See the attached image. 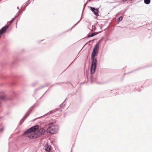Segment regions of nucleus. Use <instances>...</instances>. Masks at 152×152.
Masks as SVG:
<instances>
[{"mask_svg": "<svg viewBox=\"0 0 152 152\" xmlns=\"http://www.w3.org/2000/svg\"><path fill=\"white\" fill-rule=\"evenodd\" d=\"M92 31H94L95 30L96 28L95 26H92Z\"/></svg>", "mask_w": 152, "mask_h": 152, "instance_id": "obj_16", "label": "nucleus"}, {"mask_svg": "<svg viewBox=\"0 0 152 152\" xmlns=\"http://www.w3.org/2000/svg\"><path fill=\"white\" fill-rule=\"evenodd\" d=\"M49 90V89H48V90H48Z\"/></svg>", "mask_w": 152, "mask_h": 152, "instance_id": "obj_32", "label": "nucleus"}, {"mask_svg": "<svg viewBox=\"0 0 152 152\" xmlns=\"http://www.w3.org/2000/svg\"><path fill=\"white\" fill-rule=\"evenodd\" d=\"M87 4V3H86V4H84V7H83V12H82V13H83V11H84V9H85V7L86 6V4ZM82 14H83V13H82Z\"/></svg>", "mask_w": 152, "mask_h": 152, "instance_id": "obj_18", "label": "nucleus"}, {"mask_svg": "<svg viewBox=\"0 0 152 152\" xmlns=\"http://www.w3.org/2000/svg\"><path fill=\"white\" fill-rule=\"evenodd\" d=\"M16 18V17H15H15H14V18H12V20L14 21V20H15V18Z\"/></svg>", "mask_w": 152, "mask_h": 152, "instance_id": "obj_25", "label": "nucleus"}, {"mask_svg": "<svg viewBox=\"0 0 152 152\" xmlns=\"http://www.w3.org/2000/svg\"><path fill=\"white\" fill-rule=\"evenodd\" d=\"M20 10L16 14V16H15V17H17L18 16L20 15Z\"/></svg>", "mask_w": 152, "mask_h": 152, "instance_id": "obj_15", "label": "nucleus"}, {"mask_svg": "<svg viewBox=\"0 0 152 152\" xmlns=\"http://www.w3.org/2000/svg\"><path fill=\"white\" fill-rule=\"evenodd\" d=\"M44 147V149L45 150L48 152H50V150H51V146L50 145H49V144L48 143H46L45 144Z\"/></svg>", "mask_w": 152, "mask_h": 152, "instance_id": "obj_6", "label": "nucleus"}, {"mask_svg": "<svg viewBox=\"0 0 152 152\" xmlns=\"http://www.w3.org/2000/svg\"><path fill=\"white\" fill-rule=\"evenodd\" d=\"M55 84L53 85L52 86H54Z\"/></svg>", "mask_w": 152, "mask_h": 152, "instance_id": "obj_31", "label": "nucleus"}, {"mask_svg": "<svg viewBox=\"0 0 152 152\" xmlns=\"http://www.w3.org/2000/svg\"><path fill=\"white\" fill-rule=\"evenodd\" d=\"M83 17H82V16H81V18L80 19L78 22H77L75 25H74L70 29H72L74 26L76 24H77L78 22H79L82 19Z\"/></svg>", "mask_w": 152, "mask_h": 152, "instance_id": "obj_14", "label": "nucleus"}, {"mask_svg": "<svg viewBox=\"0 0 152 152\" xmlns=\"http://www.w3.org/2000/svg\"><path fill=\"white\" fill-rule=\"evenodd\" d=\"M90 8L94 14L96 16L98 15L99 12V8H95L94 7H90Z\"/></svg>", "mask_w": 152, "mask_h": 152, "instance_id": "obj_5", "label": "nucleus"}, {"mask_svg": "<svg viewBox=\"0 0 152 152\" xmlns=\"http://www.w3.org/2000/svg\"><path fill=\"white\" fill-rule=\"evenodd\" d=\"M122 19L123 18L121 16L118 19V22H120L122 20Z\"/></svg>", "mask_w": 152, "mask_h": 152, "instance_id": "obj_13", "label": "nucleus"}, {"mask_svg": "<svg viewBox=\"0 0 152 152\" xmlns=\"http://www.w3.org/2000/svg\"><path fill=\"white\" fill-rule=\"evenodd\" d=\"M91 60L92 64L91 68V74H93L94 73L96 69L97 61L96 58H94L93 60Z\"/></svg>", "mask_w": 152, "mask_h": 152, "instance_id": "obj_2", "label": "nucleus"}, {"mask_svg": "<svg viewBox=\"0 0 152 152\" xmlns=\"http://www.w3.org/2000/svg\"><path fill=\"white\" fill-rule=\"evenodd\" d=\"M94 40V39H93L92 40H93H93Z\"/></svg>", "mask_w": 152, "mask_h": 152, "instance_id": "obj_33", "label": "nucleus"}, {"mask_svg": "<svg viewBox=\"0 0 152 152\" xmlns=\"http://www.w3.org/2000/svg\"><path fill=\"white\" fill-rule=\"evenodd\" d=\"M22 13V12H20V13Z\"/></svg>", "mask_w": 152, "mask_h": 152, "instance_id": "obj_30", "label": "nucleus"}, {"mask_svg": "<svg viewBox=\"0 0 152 152\" xmlns=\"http://www.w3.org/2000/svg\"><path fill=\"white\" fill-rule=\"evenodd\" d=\"M17 9H19V8L18 7H17Z\"/></svg>", "mask_w": 152, "mask_h": 152, "instance_id": "obj_29", "label": "nucleus"}, {"mask_svg": "<svg viewBox=\"0 0 152 152\" xmlns=\"http://www.w3.org/2000/svg\"><path fill=\"white\" fill-rule=\"evenodd\" d=\"M98 53L97 50H93L91 54V59L93 60L94 58H96L95 57L97 55Z\"/></svg>", "mask_w": 152, "mask_h": 152, "instance_id": "obj_7", "label": "nucleus"}, {"mask_svg": "<svg viewBox=\"0 0 152 152\" xmlns=\"http://www.w3.org/2000/svg\"><path fill=\"white\" fill-rule=\"evenodd\" d=\"M4 127H2V128H1V132H3V130H4Z\"/></svg>", "mask_w": 152, "mask_h": 152, "instance_id": "obj_22", "label": "nucleus"}, {"mask_svg": "<svg viewBox=\"0 0 152 152\" xmlns=\"http://www.w3.org/2000/svg\"><path fill=\"white\" fill-rule=\"evenodd\" d=\"M50 125H52L53 124V122H50L49 123Z\"/></svg>", "mask_w": 152, "mask_h": 152, "instance_id": "obj_20", "label": "nucleus"}, {"mask_svg": "<svg viewBox=\"0 0 152 152\" xmlns=\"http://www.w3.org/2000/svg\"><path fill=\"white\" fill-rule=\"evenodd\" d=\"M31 108H30L28 110V112L26 113L25 115L22 118V119L20 120V123L21 124H22L25 120V119L28 116L29 114L31 113Z\"/></svg>", "mask_w": 152, "mask_h": 152, "instance_id": "obj_4", "label": "nucleus"}, {"mask_svg": "<svg viewBox=\"0 0 152 152\" xmlns=\"http://www.w3.org/2000/svg\"><path fill=\"white\" fill-rule=\"evenodd\" d=\"M98 48V43H97L96 44V45L95 46L93 50H96V49H97Z\"/></svg>", "mask_w": 152, "mask_h": 152, "instance_id": "obj_12", "label": "nucleus"}, {"mask_svg": "<svg viewBox=\"0 0 152 152\" xmlns=\"http://www.w3.org/2000/svg\"><path fill=\"white\" fill-rule=\"evenodd\" d=\"M53 113V111H50V112H48V113H47V114H46L45 115H43V116H41V117H38V118H37L36 119H34V121H35L36 120H37V119H38V118H40L42 117H43L44 116H46V115H50V114L52 113Z\"/></svg>", "mask_w": 152, "mask_h": 152, "instance_id": "obj_9", "label": "nucleus"}, {"mask_svg": "<svg viewBox=\"0 0 152 152\" xmlns=\"http://www.w3.org/2000/svg\"><path fill=\"white\" fill-rule=\"evenodd\" d=\"M101 32V31H99V32H94L93 33H92V34H89L88 35L87 37L88 38L90 37H93L95 35H96L97 34H98L99 33H100Z\"/></svg>", "mask_w": 152, "mask_h": 152, "instance_id": "obj_8", "label": "nucleus"}, {"mask_svg": "<svg viewBox=\"0 0 152 152\" xmlns=\"http://www.w3.org/2000/svg\"><path fill=\"white\" fill-rule=\"evenodd\" d=\"M91 41V40H90L88 42L86 43L85 44V45H84V46H83V48L84 46L88 43V42H90Z\"/></svg>", "mask_w": 152, "mask_h": 152, "instance_id": "obj_23", "label": "nucleus"}, {"mask_svg": "<svg viewBox=\"0 0 152 152\" xmlns=\"http://www.w3.org/2000/svg\"><path fill=\"white\" fill-rule=\"evenodd\" d=\"M91 81H93L94 80V78H93L91 76Z\"/></svg>", "mask_w": 152, "mask_h": 152, "instance_id": "obj_24", "label": "nucleus"}, {"mask_svg": "<svg viewBox=\"0 0 152 152\" xmlns=\"http://www.w3.org/2000/svg\"><path fill=\"white\" fill-rule=\"evenodd\" d=\"M66 99H65V101L63 102L60 105V107H62L64 106V105H63V104L64 103V102H65V100H66Z\"/></svg>", "mask_w": 152, "mask_h": 152, "instance_id": "obj_17", "label": "nucleus"}, {"mask_svg": "<svg viewBox=\"0 0 152 152\" xmlns=\"http://www.w3.org/2000/svg\"><path fill=\"white\" fill-rule=\"evenodd\" d=\"M144 1L145 4H148L150 3L151 0H144Z\"/></svg>", "mask_w": 152, "mask_h": 152, "instance_id": "obj_11", "label": "nucleus"}, {"mask_svg": "<svg viewBox=\"0 0 152 152\" xmlns=\"http://www.w3.org/2000/svg\"><path fill=\"white\" fill-rule=\"evenodd\" d=\"M23 135L27 134L28 137L31 139L37 138L43 135L44 134H22Z\"/></svg>", "mask_w": 152, "mask_h": 152, "instance_id": "obj_3", "label": "nucleus"}, {"mask_svg": "<svg viewBox=\"0 0 152 152\" xmlns=\"http://www.w3.org/2000/svg\"><path fill=\"white\" fill-rule=\"evenodd\" d=\"M45 86H43V85H42L40 87H39L36 88L35 89V92H36V91L37 90H39V89H41L42 88H43V87H45Z\"/></svg>", "mask_w": 152, "mask_h": 152, "instance_id": "obj_10", "label": "nucleus"}, {"mask_svg": "<svg viewBox=\"0 0 152 152\" xmlns=\"http://www.w3.org/2000/svg\"><path fill=\"white\" fill-rule=\"evenodd\" d=\"M46 92H46L45 93H44V94H43V95L42 96H43L44 94H45V93Z\"/></svg>", "mask_w": 152, "mask_h": 152, "instance_id": "obj_28", "label": "nucleus"}, {"mask_svg": "<svg viewBox=\"0 0 152 152\" xmlns=\"http://www.w3.org/2000/svg\"><path fill=\"white\" fill-rule=\"evenodd\" d=\"M58 109H56V110H55V111H54V112H55V111H58Z\"/></svg>", "mask_w": 152, "mask_h": 152, "instance_id": "obj_26", "label": "nucleus"}, {"mask_svg": "<svg viewBox=\"0 0 152 152\" xmlns=\"http://www.w3.org/2000/svg\"><path fill=\"white\" fill-rule=\"evenodd\" d=\"M87 4V3H86V4H84V7H83V12H82V13H83V11H84V9H85V7L86 6V4ZM82 14H83V13H82Z\"/></svg>", "mask_w": 152, "mask_h": 152, "instance_id": "obj_19", "label": "nucleus"}, {"mask_svg": "<svg viewBox=\"0 0 152 152\" xmlns=\"http://www.w3.org/2000/svg\"><path fill=\"white\" fill-rule=\"evenodd\" d=\"M13 22V21L12 19L11 20H10L9 22L10 23V24H11V23Z\"/></svg>", "mask_w": 152, "mask_h": 152, "instance_id": "obj_21", "label": "nucleus"}, {"mask_svg": "<svg viewBox=\"0 0 152 152\" xmlns=\"http://www.w3.org/2000/svg\"><path fill=\"white\" fill-rule=\"evenodd\" d=\"M58 129V126H50L48 128H45L39 125H36L30 128L23 133H45L46 132V133H56Z\"/></svg>", "mask_w": 152, "mask_h": 152, "instance_id": "obj_1", "label": "nucleus"}, {"mask_svg": "<svg viewBox=\"0 0 152 152\" xmlns=\"http://www.w3.org/2000/svg\"><path fill=\"white\" fill-rule=\"evenodd\" d=\"M30 0H28V1L27 2H28H28H29V1H30Z\"/></svg>", "mask_w": 152, "mask_h": 152, "instance_id": "obj_27", "label": "nucleus"}]
</instances>
